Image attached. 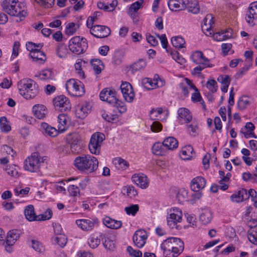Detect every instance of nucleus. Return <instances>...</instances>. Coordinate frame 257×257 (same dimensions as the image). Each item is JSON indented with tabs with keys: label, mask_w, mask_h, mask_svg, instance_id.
Returning <instances> with one entry per match:
<instances>
[{
	"label": "nucleus",
	"mask_w": 257,
	"mask_h": 257,
	"mask_svg": "<svg viewBox=\"0 0 257 257\" xmlns=\"http://www.w3.org/2000/svg\"><path fill=\"white\" fill-rule=\"evenodd\" d=\"M120 89L125 100L128 102H132L134 99L135 93L132 85L127 82H122Z\"/></svg>",
	"instance_id": "f8f14e48"
},
{
	"label": "nucleus",
	"mask_w": 257,
	"mask_h": 257,
	"mask_svg": "<svg viewBox=\"0 0 257 257\" xmlns=\"http://www.w3.org/2000/svg\"><path fill=\"white\" fill-rule=\"evenodd\" d=\"M1 6L6 13L18 18L17 22L23 21L28 15L24 4L19 3L18 0H4Z\"/></svg>",
	"instance_id": "f257e3e1"
},
{
	"label": "nucleus",
	"mask_w": 257,
	"mask_h": 257,
	"mask_svg": "<svg viewBox=\"0 0 257 257\" xmlns=\"http://www.w3.org/2000/svg\"><path fill=\"white\" fill-rule=\"evenodd\" d=\"M74 165L79 171L91 173L97 170L98 161L93 156L89 155H83L75 158Z\"/></svg>",
	"instance_id": "f03ea898"
},
{
	"label": "nucleus",
	"mask_w": 257,
	"mask_h": 257,
	"mask_svg": "<svg viewBox=\"0 0 257 257\" xmlns=\"http://www.w3.org/2000/svg\"><path fill=\"white\" fill-rule=\"evenodd\" d=\"M182 212L177 208H173L170 210V214L167 217V225L170 228H173L177 227V223L182 220Z\"/></svg>",
	"instance_id": "0eeeda50"
},
{
	"label": "nucleus",
	"mask_w": 257,
	"mask_h": 257,
	"mask_svg": "<svg viewBox=\"0 0 257 257\" xmlns=\"http://www.w3.org/2000/svg\"><path fill=\"white\" fill-rule=\"evenodd\" d=\"M88 244L89 246L92 248H95L97 247L100 243V239L97 237L94 236H91L88 239Z\"/></svg>",
	"instance_id": "052dcab7"
},
{
	"label": "nucleus",
	"mask_w": 257,
	"mask_h": 257,
	"mask_svg": "<svg viewBox=\"0 0 257 257\" xmlns=\"http://www.w3.org/2000/svg\"><path fill=\"white\" fill-rule=\"evenodd\" d=\"M178 117L180 121L185 123L189 122L192 118V115L189 110L186 108L182 107L178 109Z\"/></svg>",
	"instance_id": "5701e85b"
},
{
	"label": "nucleus",
	"mask_w": 257,
	"mask_h": 257,
	"mask_svg": "<svg viewBox=\"0 0 257 257\" xmlns=\"http://www.w3.org/2000/svg\"><path fill=\"white\" fill-rule=\"evenodd\" d=\"M80 81L79 80H76L74 79H69L66 82V88L69 93H71V92L74 90L75 87H78V84H80Z\"/></svg>",
	"instance_id": "49530a36"
},
{
	"label": "nucleus",
	"mask_w": 257,
	"mask_h": 257,
	"mask_svg": "<svg viewBox=\"0 0 257 257\" xmlns=\"http://www.w3.org/2000/svg\"><path fill=\"white\" fill-rule=\"evenodd\" d=\"M188 11L194 14L199 13L200 11L198 3L196 0L190 1L187 6Z\"/></svg>",
	"instance_id": "a19ab883"
},
{
	"label": "nucleus",
	"mask_w": 257,
	"mask_h": 257,
	"mask_svg": "<svg viewBox=\"0 0 257 257\" xmlns=\"http://www.w3.org/2000/svg\"><path fill=\"white\" fill-rule=\"evenodd\" d=\"M191 59L193 62L196 64L198 63H209V60L206 58L203 53L200 51H196L193 52L191 55Z\"/></svg>",
	"instance_id": "c85d7f7f"
},
{
	"label": "nucleus",
	"mask_w": 257,
	"mask_h": 257,
	"mask_svg": "<svg viewBox=\"0 0 257 257\" xmlns=\"http://www.w3.org/2000/svg\"><path fill=\"white\" fill-rule=\"evenodd\" d=\"M91 105L89 102H85L77 106L76 109V115L78 117L83 119L90 112Z\"/></svg>",
	"instance_id": "6ab92c4d"
},
{
	"label": "nucleus",
	"mask_w": 257,
	"mask_h": 257,
	"mask_svg": "<svg viewBox=\"0 0 257 257\" xmlns=\"http://www.w3.org/2000/svg\"><path fill=\"white\" fill-rule=\"evenodd\" d=\"M147 66V62L145 60L141 59L132 64L130 66V70L134 73L144 69Z\"/></svg>",
	"instance_id": "2f4dec72"
},
{
	"label": "nucleus",
	"mask_w": 257,
	"mask_h": 257,
	"mask_svg": "<svg viewBox=\"0 0 257 257\" xmlns=\"http://www.w3.org/2000/svg\"><path fill=\"white\" fill-rule=\"evenodd\" d=\"M230 198L232 202L236 203L242 202L243 200L247 199V190L242 189L237 193L233 194Z\"/></svg>",
	"instance_id": "a878e982"
},
{
	"label": "nucleus",
	"mask_w": 257,
	"mask_h": 257,
	"mask_svg": "<svg viewBox=\"0 0 257 257\" xmlns=\"http://www.w3.org/2000/svg\"><path fill=\"white\" fill-rule=\"evenodd\" d=\"M100 99L109 104L115 102L117 97L116 91L114 89L104 88L101 90L99 94Z\"/></svg>",
	"instance_id": "ddd939ff"
},
{
	"label": "nucleus",
	"mask_w": 257,
	"mask_h": 257,
	"mask_svg": "<svg viewBox=\"0 0 257 257\" xmlns=\"http://www.w3.org/2000/svg\"><path fill=\"white\" fill-rule=\"evenodd\" d=\"M101 116L104 119L109 122H112L116 121L118 118V116L116 114L111 113L108 114L104 111L102 112Z\"/></svg>",
	"instance_id": "864d4df0"
},
{
	"label": "nucleus",
	"mask_w": 257,
	"mask_h": 257,
	"mask_svg": "<svg viewBox=\"0 0 257 257\" xmlns=\"http://www.w3.org/2000/svg\"><path fill=\"white\" fill-rule=\"evenodd\" d=\"M132 181L142 189L148 187L150 180L144 174H134L132 177Z\"/></svg>",
	"instance_id": "2eb2a0df"
},
{
	"label": "nucleus",
	"mask_w": 257,
	"mask_h": 257,
	"mask_svg": "<svg viewBox=\"0 0 257 257\" xmlns=\"http://www.w3.org/2000/svg\"><path fill=\"white\" fill-rule=\"evenodd\" d=\"M257 227L255 225L247 231V237L249 240L254 244H257Z\"/></svg>",
	"instance_id": "4c0bfd02"
},
{
	"label": "nucleus",
	"mask_w": 257,
	"mask_h": 257,
	"mask_svg": "<svg viewBox=\"0 0 257 257\" xmlns=\"http://www.w3.org/2000/svg\"><path fill=\"white\" fill-rule=\"evenodd\" d=\"M29 57L32 59L34 62L39 64H44L46 60V56L45 53L39 49L30 53Z\"/></svg>",
	"instance_id": "393cba45"
},
{
	"label": "nucleus",
	"mask_w": 257,
	"mask_h": 257,
	"mask_svg": "<svg viewBox=\"0 0 257 257\" xmlns=\"http://www.w3.org/2000/svg\"><path fill=\"white\" fill-rule=\"evenodd\" d=\"M139 210V206L138 204H132L124 208V210L128 215L135 216Z\"/></svg>",
	"instance_id": "3c124183"
},
{
	"label": "nucleus",
	"mask_w": 257,
	"mask_h": 257,
	"mask_svg": "<svg viewBox=\"0 0 257 257\" xmlns=\"http://www.w3.org/2000/svg\"><path fill=\"white\" fill-rule=\"evenodd\" d=\"M185 83H181L179 87L181 89L182 92L185 96H187L189 94V89H194L197 90L196 86L192 83V81L188 78L185 79Z\"/></svg>",
	"instance_id": "cd10ccee"
},
{
	"label": "nucleus",
	"mask_w": 257,
	"mask_h": 257,
	"mask_svg": "<svg viewBox=\"0 0 257 257\" xmlns=\"http://www.w3.org/2000/svg\"><path fill=\"white\" fill-rule=\"evenodd\" d=\"M68 47L74 54L77 55L82 54L88 47L87 41L83 37L75 36L70 40Z\"/></svg>",
	"instance_id": "39448f33"
},
{
	"label": "nucleus",
	"mask_w": 257,
	"mask_h": 257,
	"mask_svg": "<svg viewBox=\"0 0 257 257\" xmlns=\"http://www.w3.org/2000/svg\"><path fill=\"white\" fill-rule=\"evenodd\" d=\"M171 42L174 47L176 48H183L185 47V41L181 36L174 37L171 39Z\"/></svg>",
	"instance_id": "c9c22d12"
},
{
	"label": "nucleus",
	"mask_w": 257,
	"mask_h": 257,
	"mask_svg": "<svg viewBox=\"0 0 257 257\" xmlns=\"http://www.w3.org/2000/svg\"><path fill=\"white\" fill-rule=\"evenodd\" d=\"M193 148L189 145L183 148L181 151V157L183 160H189L192 157Z\"/></svg>",
	"instance_id": "e433bc0d"
},
{
	"label": "nucleus",
	"mask_w": 257,
	"mask_h": 257,
	"mask_svg": "<svg viewBox=\"0 0 257 257\" xmlns=\"http://www.w3.org/2000/svg\"><path fill=\"white\" fill-rule=\"evenodd\" d=\"M163 113V109L162 108H158L156 109H152L150 111V115L152 120H162L161 115Z\"/></svg>",
	"instance_id": "37998d69"
},
{
	"label": "nucleus",
	"mask_w": 257,
	"mask_h": 257,
	"mask_svg": "<svg viewBox=\"0 0 257 257\" xmlns=\"http://www.w3.org/2000/svg\"><path fill=\"white\" fill-rule=\"evenodd\" d=\"M91 66L93 70L96 74H99L102 71L101 67H103V63L99 59H93L91 61Z\"/></svg>",
	"instance_id": "a18cd8bd"
},
{
	"label": "nucleus",
	"mask_w": 257,
	"mask_h": 257,
	"mask_svg": "<svg viewBox=\"0 0 257 257\" xmlns=\"http://www.w3.org/2000/svg\"><path fill=\"white\" fill-rule=\"evenodd\" d=\"M147 233L143 230H138L136 231L133 235V239L136 245L141 248L143 247L146 243L147 239Z\"/></svg>",
	"instance_id": "f3484780"
},
{
	"label": "nucleus",
	"mask_w": 257,
	"mask_h": 257,
	"mask_svg": "<svg viewBox=\"0 0 257 257\" xmlns=\"http://www.w3.org/2000/svg\"><path fill=\"white\" fill-rule=\"evenodd\" d=\"M35 77L40 80H44L49 82L50 80L55 79V75L53 71L50 69H46L38 72Z\"/></svg>",
	"instance_id": "aec40b11"
},
{
	"label": "nucleus",
	"mask_w": 257,
	"mask_h": 257,
	"mask_svg": "<svg viewBox=\"0 0 257 257\" xmlns=\"http://www.w3.org/2000/svg\"><path fill=\"white\" fill-rule=\"evenodd\" d=\"M123 193L127 195L131 198L134 197L137 195V192L133 186H127L123 188Z\"/></svg>",
	"instance_id": "de8ad7c7"
},
{
	"label": "nucleus",
	"mask_w": 257,
	"mask_h": 257,
	"mask_svg": "<svg viewBox=\"0 0 257 257\" xmlns=\"http://www.w3.org/2000/svg\"><path fill=\"white\" fill-rule=\"evenodd\" d=\"M98 223V219H81L76 220V223L78 227L83 230H91L95 224Z\"/></svg>",
	"instance_id": "dca6fc26"
},
{
	"label": "nucleus",
	"mask_w": 257,
	"mask_h": 257,
	"mask_svg": "<svg viewBox=\"0 0 257 257\" xmlns=\"http://www.w3.org/2000/svg\"><path fill=\"white\" fill-rule=\"evenodd\" d=\"M32 242V247L36 251L42 252L44 251V247L42 244L37 240L33 239Z\"/></svg>",
	"instance_id": "bf43d9fd"
},
{
	"label": "nucleus",
	"mask_w": 257,
	"mask_h": 257,
	"mask_svg": "<svg viewBox=\"0 0 257 257\" xmlns=\"http://www.w3.org/2000/svg\"><path fill=\"white\" fill-rule=\"evenodd\" d=\"M0 127L2 131L8 132L10 131L11 127L8 124L7 118L5 116L0 118Z\"/></svg>",
	"instance_id": "603ef678"
},
{
	"label": "nucleus",
	"mask_w": 257,
	"mask_h": 257,
	"mask_svg": "<svg viewBox=\"0 0 257 257\" xmlns=\"http://www.w3.org/2000/svg\"><path fill=\"white\" fill-rule=\"evenodd\" d=\"M21 234V231L18 229H13L8 232L7 239L4 241L6 250L9 252L12 251V246L19 238Z\"/></svg>",
	"instance_id": "1a4fd4ad"
},
{
	"label": "nucleus",
	"mask_w": 257,
	"mask_h": 257,
	"mask_svg": "<svg viewBox=\"0 0 257 257\" xmlns=\"http://www.w3.org/2000/svg\"><path fill=\"white\" fill-rule=\"evenodd\" d=\"M117 5V1L114 0L109 5L105 4L103 2H99L97 3V7L99 9L103 10L105 11L111 12L115 9Z\"/></svg>",
	"instance_id": "72a5a7b5"
},
{
	"label": "nucleus",
	"mask_w": 257,
	"mask_h": 257,
	"mask_svg": "<svg viewBox=\"0 0 257 257\" xmlns=\"http://www.w3.org/2000/svg\"><path fill=\"white\" fill-rule=\"evenodd\" d=\"M79 27V24H76L73 22L70 23L66 26L65 33L67 35H73L75 33Z\"/></svg>",
	"instance_id": "c03bdc74"
},
{
	"label": "nucleus",
	"mask_w": 257,
	"mask_h": 257,
	"mask_svg": "<svg viewBox=\"0 0 257 257\" xmlns=\"http://www.w3.org/2000/svg\"><path fill=\"white\" fill-rule=\"evenodd\" d=\"M33 111L34 115L38 119L44 118L47 113L46 107L41 104H37L33 106Z\"/></svg>",
	"instance_id": "bb28decb"
},
{
	"label": "nucleus",
	"mask_w": 257,
	"mask_h": 257,
	"mask_svg": "<svg viewBox=\"0 0 257 257\" xmlns=\"http://www.w3.org/2000/svg\"><path fill=\"white\" fill-rule=\"evenodd\" d=\"M142 84L145 88L148 90L153 89L158 86L156 80H152L151 78H145L142 80Z\"/></svg>",
	"instance_id": "ea45409f"
},
{
	"label": "nucleus",
	"mask_w": 257,
	"mask_h": 257,
	"mask_svg": "<svg viewBox=\"0 0 257 257\" xmlns=\"http://www.w3.org/2000/svg\"><path fill=\"white\" fill-rule=\"evenodd\" d=\"M183 241L180 238L177 237H169L163 241L161 247L163 250L164 255H170L171 249L179 245V241Z\"/></svg>",
	"instance_id": "9b49d317"
},
{
	"label": "nucleus",
	"mask_w": 257,
	"mask_h": 257,
	"mask_svg": "<svg viewBox=\"0 0 257 257\" xmlns=\"http://www.w3.org/2000/svg\"><path fill=\"white\" fill-rule=\"evenodd\" d=\"M40 130L45 135L51 137L57 136L59 132L55 127L49 125L48 123L43 122L41 123Z\"/></svg>",
	"instance_id": "4be33fe9"
},
{
	"label": "nucleus",
	"mask_w": 257,
	"mask_h": 257,
	"mask_svg": "<svg viewBox=\"0 0 257 257\" xmlns=\"http://www.w3.org/2000/svg\"><path fill=\"white\" fill-rule=\"evenodd\" d=\"M24 214L26 219L31 221L37 220V217H38L35 214L34 208L32 205H29L26 207Z\"/></svg>",
	"instance_id": "473e14b6"
},
{
	"label": "nucleus",
	"mask_w": 257,
	"mask_h": 257,
	"mask_svg": "<svg viewBox=\"0 0 257 257\" xmlns=\"http://www.w3.org/2000/svg\"><path fill=\"white\" fill-rule=\"evenodd\" d=\"M53 103L55 109L61 111L69 110L71 108L70 100L63 95L55 97L53 99Z\"/></svg>",
	"instance_id": "6e6552de"
},
{
	"label": "nucleus",
	"mask_w": 257,
	"mask_h": 257,
	"mask_svg": "<svg viewBox=\"0 0 257 257\" xmlns=\"http://www.w3.org/2000/svg\"><path fill=\"white\" fill-rule=\"evenodd\" d=\"M163 145L166 149L174 150L178 147V142L175 138L169 137L164 140Z\"/></svg>",
	"instance_id": "7c9ffc66"
},
{
	"label": "nucleus",
	"mask_w": 257,
	"mask_h": 257,
	"mask_svg": "<svg viewBox=\"0 0 257 257\" xmlns=\"http://www.w3.org/2000/svg\"><path fill=\"white\" fill-rule=\"evenodd\" d=\"M208 18H211V15H207L203 20L202 29L203 31H206L208 32L210 35L212 34L211 32V26L208 25Z\"/></svg>",
	"instance_id": "0e129e2a"
},
{
	"label": "nucleus",
	"mask_w": 257,
	"mask_h": 257,
	"mask_svg": "<svg viewBox=\"0 0 257 257\" xmlns=\"http://www.w3.org/2000/svg\"><path fill=\"white\" fill-rule=\"evenodd\" d=\"M163 143H156L152 147V152L156 155L163 156L164 154Z\"/></svg>",
	"instance_id": "79ce46f5"
},
{
	"label": "nucleus",
	"mask_w": 257,
	"mask_h": 257,
	"mask_svg": "<svg viewBox=\"0 0 257 257\" xmlns=\"http://www.w3.org/2000/svg\"><path fill=\"white\" fill-rule=\"evenodd\" d=\"M52 211L50 208H48L46 211L43 214L38 215L37 220H46L50 219L52 216Z\"/></svg>",
	"instance_id": "6e6d98bb"
},
{
	"label": "nucleus",
	"mask_w": 257,
	"mask_h": 257,
	"mask_svg": "<svg viewBox=\"0 0 257 257\" xmlns=\"http://www.w3.org/2000/svg\"><path fill=\"white\" fill-rule=\"evenodd\" d=\"M212 218V212L209 208H205L202 210L199 216V220L202 224L206 225L209 223Z\"/></svg>",
	"instance_id": "c756f323"
},
{
	"label": "nucleus",
	"mask_w": 257,
	"mask_h": 257,
	"mask_svg": "<svg viewBox=\"0 0 257 257\" xmlns=\"http://www.w3.org/2000/svg\"><path fill=\"white\" fill-rule=\"evenodd\" d=\"M46 157H41L39 153H33L24 162V168L31 172H37L39 170L41 165L46 160Z\"/></svg>",
	"instance_id": "20e7f679"
},
{
	"label": "nucleus",
	"mask_w": 257,
	"mask_h": 257,
	"mask_svg": "<svg viewBox=\"0 0 257 257\" xmlns=\"http://www.w3.org/2000/svg\"><path fill=\"white\" fill-rule=\"evenodd\" d=\"M18 88L21 95L27 99L35 97L39 92L36 82L31 79H23L18 83Z\"/></svg>",
	"instance_id": "7ed1b4c3"
},
{
	"label": "nucleus",
	"mask_w": 257,
	"mask_h": 257,
	"mask_svg": "<svg viewBox=\"0 0 257 257\" xmlns=\"http://www.w3.org/2000/svg\"><path fill=\"white\" fill-rule=\"evenodd\" d=\"M127 251L131 256L134 257H142V252L140 250H136L133 248L131 246L127 247Z\"/></svg>",
	"instance_id": "774afa93"
},
{
	"label": "nucleus",
	"mask_w": 257,
	"mask_h": 257,
	"mask_svg": "<svg viewBox=\"0 0 257 257\" xmlns=\"http://www.w3.org/2000/svg\"><path fill=\"white\" fill-rule=\"evenodd\" d=\"M197 64H198V66L194 68L193 74H199L205 68L212 67V65H210L209 63H198Z\"/></svg>",
	"instance_id": "e2e57ef3"
},
{
	"label": "nucleus",
	"mask_w": 257,
	"mask_h": 257,
	"mask_svg": "<svg viewBox=\"0 0 257 257\" xmlns=\"http://www.w3.org/2000/svg\"><path fill=\"white\" fill-rule=\"evenodd\" d=\"M206 184L205 179L201 176H197L193 178L190 183V187L192 191H200L203 189Z\"/></svg>",
	"instance_id": "a211bd4d"
},
{
	"label": "nucleus",
	"mask_w": 257,
	"mask_h": 257,
	"mask_svg": "<svg viewBox=\"0 0 257 257\" xmlns=\"http://www.w3.org/2000/svg\"><path fill=\"white\" fill-rule=\"evenodd\" d=\"M114 162L116 167L118 169L125 170L128 167L127 162L121 158L115 159Z\"/></svg>",
	"instance_id": "4d7b16f0"
},
{
	"label": "nucleus",
	"mask_w": 257,
	"mask_h": 257,
	"mask_svg": "<svg viewBox=\"0 0 257 257\" xmlns=\"http://www.w3.org/2000/svg\"><path fill=\"white\" fill-rule=\"evenodd\" d=\"M249 98L246 96H242L239 97L237 102V106L240 110H243L250 104Z\"/></svg>",
	"instance_id": "58836bf2"
},
{
	"label": "nucleus",
	"mask_w": 257,
	"mask_h": 257,
	"mask_svg": "<svg viewBox=\"0 0 257 257\" xmlns=\"http://www.w3.org/2000/svg\"><path fill=\"white\" fill-rule=\"evenodd\" d=\"M171 54L173 59L178 63L182 64L185 62V59L183 58L177 51H172Z\"/></svg>",
	"instance_id": "69168bd1"
},
{
	"label": "nucleus",
	"mask_w": 257,
	"mask_h": 257,
	"mask_svg": "<svg viewBox=\"0 0 257 257\" xmlns=\"http://www.w3.org/2000/svg\"><path fill=\"white\" fill-rule=\"evenodd\" d=\"M245 21L250 27L257 23V2L251 3L248 9L245 18Z\"/></svg>",
	"instance_id": "9d476101"
},
{
	"label": "nucleus",
	"mask_w": 257,
	"mask_h": 257,
	"mask_svg": "<svg viewBox=\"0 0 257 257\" xmlns=\"http://www.w3.org/2000/svg\"><path fill=\"white\" fill-rule=\"evenodd\" d=\"M90 33L97 38H103L107 37L110 34V30L106 26L95 25L91 28Z\"/></svg>",
	"instance_id": "4468645a"
},
{
	"label": "nucleus",
	"mask_w": 257,
	"mask_h": 257,
	"mask_svg": "<svg viewBox=\"0 0 257 257\" xmlns=\"http://www.w3.org/2000/svg\"><path fill=\"white\" fill-rule=\"evenodd\" d=\"M179 245L171 249L170 255H165L166 257H177L184 250V244L183 241H179Z\"/></svg>",
	"instance_id": "f704fd0d"
},
{
	"label": "nucleus",
	"mask_w": 257,
	"mask_h": 257,
	"mask_svg": "<svg viewBox=\"0 0 257 257\" xmlns=\"http://www.w3.org/2000/svg\"><path fill=\"white\" fill-rule=\"evenodd\" d=\"M217 82L213 79L208 80L206 83L207 88L212 92L214 93L217 90Z\"/></svg>",
	"instance_id": "680f3d73"
},
{
	"label": "nucleus",
	"mask_w": 257,
	"mask_h": 257,
	"mask_svg": "<svg viewBox=\"0 0 257 257\" xmlns=\"http://www.w3.org/2000/svg\"><path fill=\"white\" fill-rule=\"evenodd\" d=\"M35 2L41 7L45 8H51L54 4L55 0H35Z\"/></svg>",
	"instance_id": "13d9d810"
},
{
	"label": "nucleus",
	"mask_w": 257,
	"mask_h": 257,
	"mask_svg": "<svg viewBox=\"0 0 257 257\" xmlns=\"http://www.w3.org/2000/svg\"><path fill=\"white\" fill-rule=\"evenodd\" d=\"M78 84V87L75 88L71 92L72 94L75 96H81L85 93L84 88L83 85L80 82V84Z\"/></svg>",
	"instance_id": "5fc2aeb1"
},
{
	"label": "nucleus",
	"mask_w": 257,
	"mask_h": 257,
	"mask_svg": "<svg viewBox=\"0 0 257 257\" xmlns=\"http://www.w3.org/2000/svg\"><path fill=\"white\" fill-rule=\"evenodd\" d=\"M58 131L63 133L69 127L70 119L65 114H60L58 116Z\"/></svg>",
	"instance_id": "412c9836"
},
{
	"label": "nucleus",
	"mask_w": 257,
	"mask_h": 257,
	"mask_svg": "<svg viewBox=\"0 0 257 257\" xmlns=\"http://www.w3.org/2000/svg\"><path fill=\"white\" fill-rule=\"evenodd\" d=\"M54 240L61 247H63L67 243V238L64 235H60L56 237Z\"/></svg>",
	"instance_id": "338daca9"
},
{
	"label": "nucleus",
	"mask_w": 257,
	"mask_h": 257,
	"mask_svg": "<svg viewBox=\"0 0 257 257\" xmlns=\"http://www.w3.org/2000/svg\"><path fill=\"white\" fill-rule=\"evenodd\" d=\"M180 0H169L168 2V7L172 11H180Z\"/></svg>",
	"instance_id": "8fccbe9b"
},
{
	"label": "nucleus",
	"mask_w": 257,
	"mask_h": 257,
	"mask_svg": "<svg viewBox=\"0 0 257 257\" xmlns=\"http://www.w3.org/2000/svg\"><path fill=\"white\" fill-rule=\"evenodd\" d=\"M111 104L114 105L120 113H124L126 111V106L124 103L119 100L117 97L116 98L115 102Z\"/></svg>",
	"instance_id": "09e8293b"
},
{
	"label": "nucleus",
	"mask_w": 257,
	"mask_h": 257,
	"mask_svg": "<svg viewBox=\"0 0 257 257\" xmlns=\"http://www.w3.org/2000/svg\"><path fill=\"white\" fill-rule=\"evenodd\" d=\"M103 223L107 227L113 229H119L122 226L121 221L113 219L107 216L103 218Z\"/></svg>",
	"instance_id": "b1692460"
},
{
	"label": "nucleus",
	"mask_w": 257,
	"mask_h": 257,
	"mask_svg": "<svg viewBox=\"0 0 257 257\" xmlns=\"http://www.w3.org/2000/svg\"><path fill=\"white\" fill-rule=\"evenodd\" d=\"M104 140L105 136L103 134L100 133L93 134L91 137L88 146L90 152L95 155L99 154L102 142Z\"/></svg>",
	"instance_id": "423d86ee"
}]
</instances>
